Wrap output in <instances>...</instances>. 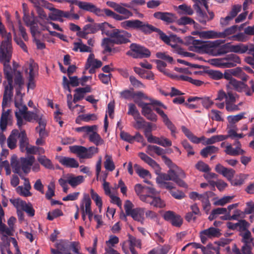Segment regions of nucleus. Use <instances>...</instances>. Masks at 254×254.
<instances>
[{
	"mask_svg": "<svg viewBox=\"0 0 254 254\" xmlns=\"http://www.w3.org/2000/svg\"><path fill=\"white\" fill-rule=\"evenodd\" d=\"M114 29L111 25L107 22L100 23L99 30L102 31L103 34H105L111 37H112L113 33L114 32Z\"/></svg>",
	"mask_w": 254,
	"mask_h": 254,
	"instance_id": "obj_36",
	"label": "nucleus"
},
{
	"mask_svg": "<svg viewBox=\"0 0 254 254\" xmlns=\"http://www.w3.org/2000/svg\"><path fill=\"white\" fill-rule=\"evenodd\" d=\"M13 71L12 78L14 77L15 84L20 87L24 84V80L21 73L15 69H12Z\"/></svg>",
	"mask_w": 254,
	"mask_h": 254,
	"instance_id": "obj_54",
	"label": "nucleus"
},
{
	"mask_svg": "<svg viewBox=\"0 0 254 254\" xmlns=\"http://www.w3.org/2000/svg\"><path fill=\"white\" fill-rule=\"evenodd\" d=\"M219 46L220 45L217 47H218L217 49V55H222L231 52V45H230V43H227L221 46Z\"/></svg>",
	"mask_w": 254,
	"mask_h": 254,
	"instance_id": "obj_60",
	"label": "nucleus"
},
{
	"mask_svg": "<svg viewBox=\"0 0 254 254\" xmlns=\"http://www.w3.org/2000/svg\"><path fill=\"white\" fill-rule=\"evenodd\" d=\"M144 162L151 167L154 169L156 174H158L161 171V169L159 164H158L155 160L147 155H145L144 153Z\"/></svg>",
	"mask_w": 254,
	"mask_h": 254,
	"instance_id": "obj_39",
	"label": "nucleus"
},
{
	"mask_svg": "<svg viewBox=\"0 0 254 254\" xmlns=\"http://www.w3.org/2000/svg\"><path fill=\"white\" fill-rule=\"evenodd\" d=\"M131 34L126 31H120L115 29L111 38L112 42L116 44L126 43L129 42V38Z\"/></svg>",
	"mask_w": 254,
	"mask_h": 254,
	"instance_id": "obj_16",
	"label": "nucleus"
},
{
	"mask_svg": "<svg viewBox=\"0 0 254 254\" xmlns=\"http://www.w3.org/2000/svg\"><path fill=\"white\" fill-rule=\"evenodd\" d=\"M63 1L67 2L71 4H75L79 7V8L100 15L101 11L95 7V5L92 3L79 1L78 0H63Z\"/></svg>",
	"mask_w": 254,
	"mask_h": 254,
	"instance_id": "obj_14",
	"label": "nucleus"
},
{
	"mask_svg": "<svg viewBox=\"0 0 254 254\" xmlns=\"http://www.w3.org/2000/svg\"><path fill=\"white\" fill-rule=\"evenodd\" d=\"M127 114L131 115L133 117L134 122L133 126L136 129L143 128V120L137 110L136 106L134 104H128Z\"/></svg>",
	"mask_w": 254,
	"mask_h": 254,
	"instance_id": "obj_15",
	"label": "nucleus"
},
{
	"mask_svg": "<svg viewBox=\"0 0 254 254\" xmlns=\"http://www.w3.org/2000/svg\"><path fill=\"white\" fill-rule=\"evenodd\" d=\"M242 242L244 243V245H250L253 241V238H252L251 233L249 230H247L244 234L242 235Z\"/></svg>",
	"mask_w": 254,
	"mask_h": 254,
	"instance_id": "obj_64",
	"label": "nucleus"
},
{
	"mask_svg": "<svg viewBox=\"0 0 254 254\" xmlns=\"http://www.w3.org/2000/svg\"><path fill=\"white\" fill-rule=\"evenodd\" d=\"M240 57L236 54L227 55L224 58L213 59L210 60V63L216 66L221 68H231L236 66L241 63Z\"/></svg>",
	"mask_w": 254,
	"mask_h": 254,
	"instance_id": "obj_7",
	"label": "nucleus"
},
{
	"mask_svg": "<svg viewBox=\"0 0 254 254\" xmlns=\"http://www.w3.org/2000/svg\"><path fill=\"white\" fill-rule=\"evenodd\" d=\"M231 74L232 76L241 79L243 81H247L248 79V75L243 71L242 69L240 67L230 69Z\"/></svg>",
	"mask_w": 254,
	"mask_h": 254,
	"instance_id": "obj_41",
	"label": "nucleus"
},
{
	"mask_svg": "<svg viewBox=\"0 0 254 254\" xmlns=\"http://www.w3.org/2000/svg\"><path fill=\"white\" fill-rule=\"evenodd\" d=\"M38 69L37 64L33 61H30L29 68L26 71L28 75V90L29 89H33L35 87V78L38 75Z\"/></svg>",
	"mask_w": 254,
	"mask_h": 254,
	"instance_id": "obj_11",
	"label": "nucleus"
},
{
	"mask_svg": "<svg viewBox=\"0 0 254 254\" xmlns=\"http://www.w3.org/2000/svg\"><path fill=\"white\" fill-rule=\"evenodd\" d=\"M3 64L4 73L7 80V84L4 85V92L3 97L2 106L3 108L7 106L12 96V74L13 71L9 64V62H1Z\"/></svg>",
	"mask_w": 254,
	"mask_h": 254,
	"instance_id": "obj_5",
	"label": "nucleus"
},
{
	"mask_svg": "<svg viewBox=\"0 0 254 254\" xmlns=\"http://www.w3.org/2000/svg\"><path fill=\"white\" fill-rule=\"evenodd\" d=\"M14 229L7 227L2 222H0V235L2 242L7 241L10 236L13 235Z\"/></svg>",
	"mask_w": 254,
	"mask_h": 254,
	"instance_id": "obj_22",
	"label": "nucleus"
},
{
	"mask_svg": "<svg viewBox=\"0 0 254 254\" xmlns=\"http://www.w3.org/2000/svg\"><path fill=\"white\" fill-rule=\"evenodd\" d=\"M123 3H117L112 1H108L106 2V4L108 6L113 8L118 13H124V12H125V7L123 5Z\"/></svg>",
	"mask_w": 254,
	"mask_h": 254,
	"instance_id": "obj_50",
	"label": "nucleus"
},
{
	"mask_svg": "<svg viewBox=\"0 0 254 254\" xmlns=\"http://www.w3.org/2000/svg\"><path fill=\"white\" fill-rule=\"evenodd\" d=\"M132 99L133 101L142 108V113H143V93L141 92H134Z\"/></svg>",
	"mask_w": 254,
	"mask_h": 254,
	"instance_id": "obj_55",
	"label": "nucleus"
},
{
	"mask_svg": "<svg viewBox=\"0 0 254 254\" xmlns=\"http://www.w3.org/2000/svg\"><path fill=\"white\" fill-rule=\"evenodd\" d=\"M120 25L121 27L126 29H138L143 27V23L137 19L126 20L122 22Z\"/></svg>",
	"mask_w": 254,
	"mask_h": 254,
	"instance_id": "obj_20",
	"label": "nucleus"
},
{
	"mask_svg": "<svg viewBox=\"0 0 254 254\" xmlns=\"http://www.w3.org/2000/svg\"><path fill=\"white\" fill-rule=\"evenodd\" d=\"M15 106L16 107L15 115L18 127L25 125L26 122L38 121L42 117V115L37 111H27L26 106L22 102V95L19 91H17L15 97Z\"/></svg>",
	"mask_w": 254,
	"mask_h": 254,
	"instance_id": "obj_1",
	"label": "nucleus"
},
{
	"mask_svg": "<svg viewBox=\"0 0 254 254\" xmlns=\"http://www.w3.org/2000/svg\"><path fill=\"white\" fill-rule=\"evenodd\" d=\"M157 126L153 123L145 122L144 121V135L151 133V132L156 130Z\"/></svg>",
	"mask_w": 254,
	"mask_h": 254,
	"instance_id": "obj_59",
	"label": "nucleus"
},
{
	"mask_svg": "<svg viewBox=\"0 0 254 254\" xmlns=\"http://www.w3.org/2000/svg\"><path fill=\"white\" fill-rule=\"evenodd\" d=\"M200 38L204 39L220 38L219 32H216L213 30L201 31Z\"/></svg>",
	"mask_w": 254,
	"mask_h": 254,
	"instance_id": "obj_45",
	"label": "nucleus"
},
{
	"mask_svg": "<svg viewBox=\"0 0 254 254\" xmlns=\"http://www.w3.org/2000/svg\"><path fill=\"white\" fill-rule=\"evenodd\" d=\"M35 157L33 156L27 157H21L18 159L15 155L11 157L10 165L13 172L19 175L23 172L28 174L30 172L31 167L35 161Z\"/></svg>",
	"mask_w": 254,
	"mask_h": 254,
	"instance_id": "obj_4",
	"label": "nucleus"
},
{
	"mask_svg": "<svg viewBox=\"0 0 254 254\" xmlns=\"http://www.w3.org/2000/svg\"><path fill=\"white\" fill-rule=\"evenodd\" d=\"M133 204L129 200L125 201L124 207L126 215L130 216L134 220L142 221L143 210L141 208H133Z\"/></svg>",
	"mask_w": 254,
	"mask_h": 254,
	"instance_id": "obj_12",
	"label": "nucleus"
},
{
	"mask_svg": "<svg viewBox=\"0 0 254 254\" xmlns=\"http://www.w3.org/2000/svg\"><path fill=\"white\" fill-rule=\"evenodd\" d=\"M38 162L47 169H52L54 168L53 164L49 159L45 155H41L38 157Z\"/></svg>",
	"mask_w": 254,
	"mask_h": 254,
	"instance_id": "obj_46",
	"label": "nucleus"
},
{
	"mask_svg": "<svg viewBox=\"0 0 254 254\" xmlns=\"http://www.w3.org/2000/svg\"><path fill=\"white\" fill-rule=\"evenodd\" d=\"M63 212L61 210L56 209L48 212L47 219L52 221L59 216H63Z\"/></svg>",
	"mask_w": 254,
	"mask_h": 254,
	"instance_id": "obj_63",
	"label": "nucleus"
},
{
	"mask_svg": "<svg viewBox=\"0 0 254 254\" xmlns=\"http://www.w3.org/2000/svg\"><path fill=\"white\" fill-rule=\"evenodd\" d=\"M195 6L198 21L200 23L205 24L207 21L210 20L209 17L205 12L202 11L200 6L196 4Z\"/></svg>",
	"mask_w": 254,
	"mask_h": 254,
	"instance_id": "obj_42",
	"label": "nucleus"
},
{
	"mask_svg": "<svg viewBox=\"0 0 254 254\" xmlns=\"http://www.w3.org/2000/svg\"><path fill=\"white\" fill-rule=\"evenodd\" d=\"M68 251H69L68 246L63 241H61L56 244V249H51L52 254H65Z\"/></svg>",
	"mask_w": 254,
	"mask_h": 254,
	"instance_id": "obj_30",
	"label": "nucleus"
},
{
	"mask_svg": "<svg viewBox=\"0 0 254 254\" xmlns=\"http://www.w3.org/2000/svg\"><path fill=\"white\" fill-rule=\"evenodd\" d=\"M90 193L92 199L94 200L96 206L98 207L99 212H101L103 205L102 198L92 189L90 190Z\"/></svg>",
	"mask_w": 254,
	"mask_h": 254,
	"instance_id": "obj_49",
	"label": "nucleus"
},
{
	"mask_svg": "<svg viewBox=\"0 0 254 254\" xmlns=\"http://www.w3.org/2000/svg\"><path fill=\"white\" fill-rule=\"evenodd\" d=\"M226 139H227V137L224 136V135H213L209 138H207L205 141V143L207 145H210Z\"/></svg>",
	"mask_w": 254,
	"mask_h": 254,
	"instance_id": "obj_53",
	"label": "nucleus"
},
{
	"mask_svg": "<svg viewBox=\"0 0 254 254\" xmlns=\"http://www.w3.org/2000/svg\"><path fill=\"white\" fill-rule=\"evenodd\" d=\"M105 161L104 162L105 168L109 171H113L115 169V165L110 155L106 154L105 155Z\"/></svg>",
	"mask_w": 254,
	"mask_h": 254,
	"instance_id": "obj_48",
	"label": "nucleus"
},
{
	"mask_svg": "<svg viewBox=\"0 0 254 254\" xmlns=\"http://www.w3.org/2000/svg\"><path fill=\"white\" fill-rule=\"evenodd\" d=\"M91 200L87 194H84L80 203V209L81 212L87 213L92 211Z\"/></svg>",
	"mask_w": 254,
	"mask_h": 254,
	"instance_id": "obj_25",
	"label": "nucleus"
},
{
	"mask_svg": "<svg viewBox=\"0 0 254 254\" xmlns=\"http://www.w3.org/2000/svg\"><path fill=\"white\" fill-rule=\"evenodd\" d=\"M0 34L4 39L0 45V62H10L12 55L11 35L6 32L4 25L0 21Z\"/></svg>",
	"mask_w": 254,
	"mask_h": 254,
	"instance_id": "obj_3",
	"label": "nucleus"
},
{
	"mask_svg": "<svg viewBox=\"0 0 254 254\" xmlns=\"http://www.w3.org/2000/svg\"><path fill=\"white\" fill-rule=\"evenodd\" d=\"M72 153L77 154L80 159L91 158L94 155L98 153L99 149L97 147L86 148L82 146H72L70 148Z\"/></svg>",
	"mask_w": 254,
	"mask_h": 254,
	"instance_id": "obj_10",
	"label": "nucleus"
},
{
	"mask_svg": "<svg viewBox=\"0 0 254 254\" xmlns=\"http://www.w3.org/2000/svg\"><path fill=\"white\" fill-rule=\"evenodd\" d=\"M143 4V0H132L129 3H125L123 5L125 8H129L133 10H137L138 6Z\"/></svg>",
	"mask_w": 254,
	"mask_h": 254,
	"instance_id": "obj_57",
	"label": "nucleus"
},
{
	"mask_svg": "<svg viewBox=\"0 0 254 254\" xmlns=\"http://www.w3.org/2000/svg\"><path fill=\"white\" fill-rule=\"evenodd\" d=\"M162 160L164 162L165 164L170 168L169 170H178V171H180L181 169H180L178 166L175 164L172 160L167 157L166 155H162L161 156Z\"/></svg>",
	"mask_w": 254,
	"mask_h": 254,
	"instance_id": "obj_61",
	"label": "nucleus"
},
{
	"mask_svg": "<svg viewBox=\"0 0 254 254\" xmlns=\"http://www.w3.org/2000/svg\"><path fill=\"white\" fill-rule=\"evenodd\" d=\"M99 25L100 23L89 24L85 25L82 32H79L78 36L85 38L88 34L96 33L99 30Z\"/></svg>",
	"mask_w": 254,
	"mask_h": 254,
	"instance_id": "obj_24",
	"label": "nucleus"
},
{
	"mask_svg": "<svg viewBox=\"0 0 254 254\" xmlns=\"http://www.w3.org/2000/svg\"><path fill=\"white\" fill-rule=\"evenodd\" d=\"M91 87L89 86H86L85 87L78 88L75 90V93L74 95L73 102L76 103L78 101L82 100L86 93L90 92Z\"/></svg>",
	"mask_w": 254,
	"mask_h": 254,
	"instance_id": "obj_27",
	"label": "nucleus"
},
{
	"mask_svg": "<svg viewBox=\"0 0 254 254\" xmlns=\"http://www.w3.org/2000/svg\"><path fill=\"white\" fill-rule=\"evenodd\" d=\"M137 241L134 240H130L128 242H124L122 246V249L126 254H138V253L135 250L133 244L136 245Z\"/></svg>",
	"mask_w": 254,
	"mask_h": 254,
	"instance_id": "obj_31",
	"label": "nucleus"
},
{
	"mask_svg": "<svg viewBox=\"0 0 254 254\" xmlns=\"http://www.w3.org/2000/svg\"><path fill=\"white\" fill-rule=\"evenodd\" d=\"M8 117V111L2 113L0 120V129L2 131H4L6 128Z\"/></svg>",
	"mask_w": 254,
	"mask_h": 254,
	"instance_id": "obj_58",
	"label": "nucleus"
},
{
	"mask_svg": "<svg viewBox=\"0 0 254 254\" xmlns=\"http://www.w3.org/2000/svg\"><path fill=\"white\" fill-rule=\"evenodd\" d=\"M218 150L219 148L217 147L209 145L203 148L201 150L200 154L202 157L206 158L209 154L217 153Z\"/></svg>",
	"mask_w": 254,
	"mask_h": 254,
	"instance_id": "obj_44",
	"label": "nucleus"
},
{
	"mask_svg": "<svg viewBox=\"0 0 254 254\" xmlns=\"http://www.w3.org/2000/svg\"><path fill=\"white\" fill-rule=\"evenodd\" d=\"M156 178V182L159 185V187L162 189L171 190L174 188L172 183L167 182L168 181H173L175 182L180 187L186 188L188 186L186 183L182 180V179L186 178V176L184 171L180 170L177 173L174 170H169L167 173H162L161 171L158 174Z\"/></svg>",
	"mask_w": 254,
	"mask_h": 254,
	"instance_id": "obj_2",
	"label": "nucleus"
},
{
	"mask_svg": "<svg viewBox=\"0 0 254 254\" xmlns=\"http://www.w3.org/2000/svg\"><path fill=\"white\" fill-rule=\"evenodd\" d=\"M203 234L206 235L208 238L219 237L221 236L220 229L214 227H210L202 231Z\"/></svg>",
	"mask_w": 254,
	"mask_h": 254,
	"instance_id": "obj_40",
	"label": "nucleus"
},
{
	"mask_svg": "<svg viewBox=\"0 0 254 254\" xmlns=\"http://www.w3.org/2000/svg\"><path fill=\"white\" fill-rule=\"evenodd\" d=\"M124 13H120L122 15L117 14L115 12L113 18L116 20L122 21L129 18L132 16V13L129 10L125 7Z\"/></svg>",
	"mask_w": 254,
	"mask_h": 254,
	"instance_id": "obj_51",
	"label": "nucleus"
},
{
	"mask_svg": "<svg viewBox=\"0 0 254 254\" xmlns=\"http://www.w3.org/2000/svg\"><path fill=\"white\" fill-rule=\"evenodd\" d=\"M213 194V193L212 191H206L203 193V197H202L200 199L202 202L203 209L206 212V213L209 211L210 207V203L209 200V197Z\"/></svg>",
	"mask_w": 254,
	"mask_h": 254,
	"instance_id": "obj_38",
	"label": "nucleus"
},
{
	"mask_svg": "<svg viewBox=\"0 0 254 254\" xmlns=\"http://www.w3.org/2000/svg\"><path fill=\"white\" fill-rule=\"evenodd\" d=\"M10 202L16 208L18 218L22 221L24 219V215L21 210L24 211L30 216H33L35 210L30 203H26L20 198L10 199Z\"/></svg>",
	"mask_w": 254,
	"mask_h": 254,
	"instance_id": "obj_8",
	"label": "nucleus"
},
{
	"mask_svg": "<svg viewBox=\"0 0 254 254\" xmlns=\"http://www.w3.org/2000/svg\"><path fill=\"white\" fill-rule=\"evenodd\" d=\"M188 102H198L206 109H208L213 104V102L211 101L209 97H199L197 96H190L188 100Z\"/></svg>",
	"mask_w": 254,
	"mask_h": 254,
	"instance_id": "obj_21",
	"label": "nucleus"
},
{
	"mask_svg": "<svg viewBox=\"0 0 254 254\" xmlns=\"http://www.w3.org/2000/svg\"><path fill=\"white\" fill-rule=\"evenodd\" d=\"M175 22L179 25H186L188 24L191 25L192 23H194V21L191 18L186 16H182L178 19L176 16Z\"/></svg>",
	"mask_w": 254,
	"mask_h": 254,
	"instance_id": "obj_56",
	"label": "nucleus"
},
{
	"mask_svg": "<svg viewBox=\"0 0 254 254\" xmlns=\"http://www.w3.org/2000/svg\"><path fill=\"white\" fill-rule=\"evenodd\" d=\"M248 44L240 43L236 45H231L230 51L235 53L244 54L248 51Z\"/></svg>",
	"mask_w": 254,
	"mask_h": 254,
	"instance_id": "obj_43",
	"label": "nucleus"
},
{
	"mask_svg": "<svg viewBox=\"0 0 254 254\" xmlns=\"http://www.w3.org/2000/svg\"><path fill=\"white\" fill-rule=\"evenodd\" d=\"M67 181L68 184L75 188L84 181V177L82 176H75L72 174H68Z\"/></svg>",
	"mask_w": 254,
	"mask_h": 254,
	"instance_id": "obj_34",
	"label": "nucleus"
},
{
	"mask_svg": "<svg viewBox=\"0 0 254 254\" xmlns=\"http://www.w3.org/2000/svg\"><path fill=\"white\" fill-rule=\"evenodd\" d=\"M154 17L161 20L167 23H171L176 21V16L175 14L168 12H156L153 14Z\"/></svg>",
	"mask_w": 254,
	"mask_h": 254,
	"instance_id": "obj_19",
	"label": "nucleus"
},
{
	"mask_svg": "<svg viewBox=\"0 0 254 254\" xmlns=\"http://www.w3.org/2000/svg\"><path fill=\"white\" fill-rule=\"evenodd\" d=\"M232 87L236 91L238 92H245L247 96L252 95V92L249 86L243 82L238 81L236 79L231 80L226 85L227 89Z\"/></svg>",
	"mask_w": 254,
	"mask_h": 254,
	"instance_id": "obj_13",
	"label": "nucleus"
},
{
	"mask_svg": "<svg viewBox=\"0 0 254 254\" xmlns=\"http://www.w3.org/2000/svg\"><path fill=\"white\" fill-rule=\"evenodd\" d=\"M238 29L237 25H233L225 29L223 32H219L220 38H225L236 33Z\"/></svg>",
	"mask_w": 254,
	"mask_h": 254,
	"instance_id": "obj_52",
	"label": "nucleus"
},
{
	"mask_svg": "<svg viewBox=\"0 0 254 254\" xmlns=\"http://www.w3.org/2000/svg\"><path fill=\"white\" fill-rule=\"evenodd\" d=\"M156 192L155 190L152 187L144 186V193H148L144 194V202L156 207L163 208L165 206V203L160 197L155 196Z\"/></svg>",
	"mask_w": 254,
	"mask_h": 254,
	"instance_id": "obj_9",
	"label": "nucleus"
},
{
	"mask_svg": "<svg viewBox=\"0 0 254 254\" xmlns=\"http://www.w3.org/2000/svg\"><path fill=\"white\" fill-rule=\"evenodd\" d=\"M88 135H89V140L95 145L99 146L104 144V141L97 132V129H93Z\"/></svg>",
	"mask_w": 254,
	"mask_h": 254,
	"instance_id": "obj_29",
	"label": "nucleus"
},
{
	"mask_svg": "<svg viewBox=\"0 0 254 254\" xmlns=\"http://www.w3.org/2000/svg\"><path fill=\"white\" fill-rule=\"evenodd\" d=\"M39 126L36 127V130L39 133V136L46 137L48 136V132L46 130V120L42 117L38 121Z\"/></svg>",
	"mask_w": 254,
	"mask_h": 254,
	"instance_id": "obj_37",
	"label": "nucleus"
},
{
	"mask_svg": "<svg viewBox=\"0 0 254 254\" xmlns=\"http://www.w3.org/2000/svg\"><path fill=\"white\" fill-rule=\"evenodd\" d=\"M97 129V127L96 125L85 126L77 127L75 128V130L77 132H83L85 133L86 135H88L93 129Z\"/></svg>",
	"mask_w": 254,
	"mask_h": 254,
	"instance_id": "obj_62",
	"label": "nucleus"
},
{
	"mask_svg": "<svg viewBox=\"0 0 254 254\" xmlns=\"http://www.w3.org/2000/svg\"><path fill=\"white\" fill-rule=\"evenodd\" d=\"M20 149L22 152H24L28 148L29 146L28 138L25 130L20 131L19 134Z\"/></svg>",
	"mask_w": 254,
	"mask_h": 254,
	"instance_id": "obj_35",
	"label": "nucleus"
},
{
	"mask_svg": "<svg viewBox=\"0 0 254 254\" xmlns=\"http://www.w3.org/2000/svg\"><path fill=\"white\" fill-rule=\"evenodd\" d=\"M163 218L170 222L173 226L180 227L183 224V220L181 216L172 211H167L163 214Z\"/></svg>",
	"mask_w": 254,
	"mask_h": 254,
	"instance_id": "obj_17",
	"label": "nucleus"
},
{
	"mask_svg": "<svg viewBox=\"0 0 254 254\" xmlns=\"http://www.w3.org/2000/svg\"><path fill=\"white\" fill-rule=\"evenodd\" d=\"M20 132L17 129H13L7 138V142L8 147L11 149H14L16 146L17 139L19 138Z\"/></svg>",
	"mask_w": 254,
	"mask_h": 254,
	"instance_id": "obj_28",
	"label": "nucleus"
},
{
	"mask_svg": "<svg viewBox=\"0 0 254 254\" xmlns=\"http://www.w3.org/2000/svg\"><path fill=\"white\" fill-rule=\"evenodd\" d=\"M151 152H154L155 153H156L158 155H165V154L166 153L165 150L156 145H149L147 147V150L146 152L151 155Z\"/></svg>",
	"mask_w": 254,
	"mask_h": 254,
	"instance_id": "obj_47",
	"label": "nucleus"
},
{
	"mask_svg": "<svg viewBox=\"0 0 254 254\" xmlns=\"http://www.w3.org/2000/svg\"><path fill=\"white\" fill-rule=\"evenodd\" d=\"M189 43L193 45L195 51L198 53H208L212 50V48H217L219 45L225 42V40H217L214 41H203L196 40L194 37L190 36Z\"/></svg>",
	"mask_w": 254,
	"mask_h": 254,
	"instance_id": "obj_6",
	"label": "nucleus"
},
{
	"mask_svg": "<svg viewBox=\"0 0 254 254\" xmlns=\"http://www.w3.org/2000/svg\"><path fill=\"white\" fill-rule=\"evenodd\" d=\"M144 100H148L149 101L148 103L144 102V115H145V111L146 109H151L150 107V105L152 106L154 108L155 106H159L164 109H167V107L163 103L159 100H156L151 98L148 97L144 94Z\"/></svg>",
	"mask_w": 254,
	"mask_h": 254,
	"instance_id": "obj_26",
	"label": "nucleus"
},
{
	"mask_svg": "<svg viewBox=\"0 0 254 254\" xmlns=\"http://www.w3.org/2000/svg\"><path fill=\"white\" fill-rule=\"evenodd\" d=\"M102 65L101 61L95 59L94 55L91 53L87 60L86 64V68L92 67V68H98Z\"/></svg>",
	"mask_w": 254,
	"mask_h": 254,
	"instance_id": "obj_32",
	"label": "nucleus"
},
{
	"mask_svg": "<svg viewBox=\"0 0 254 254\" xmlns=\"http://www.w3.org/2000/svg\"><path fill=\"white\" fill-rule=\"evenodd\" d=\"M130 50L127 52V54L133 58H141L143 57V48L136 44H132L130 46Z\"/></svg>",
	"mask_w": 254,
	"mask_h": 254,
	"instance_id": "obj_23",
	"label": "nucleus"
},
{
	"mask_svg": "<svg viewBox=\"0 0 254 254\" xmlns=\"http://www.w3.org/2000/svg\"><path fill=\"white\" fill-rule=\"evenodd\" d=\"M56 159L60 164L66 167L76 168L79 166L78 161L73 158L59 155L56 156Z\"/></svg>",
	"mask_w": 254,
	"mask_h": 254,
	"instance_id": "obj_18",
	"label": "nucleus"
},
{
	"mask_svg": "<svg viewBox=\"0 0 254 254\" xmlns=\"http://www.w3.org/2000/svg\"><path fill=\"white\" fill-rule=\"evenodd\" d=\"M73 50L75 52L79 51L80 52L91 53L92 49V48L84 44L82 41L79 39L77 42L73 43Z\"/></svg>",
	"mask_w": 254,
	"mask_h": 254,
	"instance_id": "obj_33",
	"label": "nucleus"
}]
</instances>
